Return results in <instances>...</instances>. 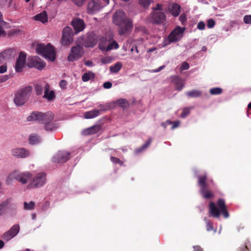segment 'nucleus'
Masks as SVG:
<instances>
[{"label": "nucleus", "mask_w": 251, "mask_h": 251, "mask_svg": "<svg viewBox=\"0 0 251 251\" xmlns=\"http://www.w3.org/2000/svg\"><path fill=\"white\" fill-rule=\"evenodd\" d=\"M92 64V62L90 61H87L85 62V65L86 66H91Z\"/></svg>", "instance_id": "774afa93"}, {"label": "nucleus", "mask_w": 251, "mask_h": 251, "mask_svg": "<svg viewBox=\"0 0 251 251\" xmlns=\"http://www.w3.org/2000/svg\"><path fill=\"white\" fill-rule=\"evenodd\" d=\"M99 40L100 41V43L99 45H101L102 46H104V45L106 44L107 42V39L106 37L103 36H99Z\"/></svg>", "instance_id": "5fc2aeb1"}, {"label": "nucleus", "mask_w": 251, "mask_h": 251, "mask_svg": "<svg viewBox=\"0 0 251 251\" xmlns=\"http://www.w3.org/2000/svg\"><path fill=\"white\" fill-rule=\"evenodd\" d=\"M35 206V203L31 201L29 203H27V202H25L24 203V207L25 210H32L34 209Z\"/></svg>", "instance_id": "a19ab883"}, {"label": "nucleus", "mask_w": 251, "mask_h": 251, "mask_svg": "<svg viewBox=\"0 0 251 251\" xmlns=\"http://www.w3.org/2000/svg\"><path fill=\"white\" fill-rule=\"evenodd\" d=\"M32 176V174L29 172H20L14 171L10 173L6 177L5 183L6 185H10L13 180L15 179L22 184H25Z\"/></svg>", "instance_id": "39448f33"}, {"label": "nucleus", "mask_w": 251, "mask_h": 251, "mask_svg": "<svg viewBox=\"0 0 251 251\" xmlns=\"http://www.w3.org/2000/svg\"><path fill=\"white\" fill-rule=\"evenodd\" d=\"M94 77V75L93 73H85L82 76V80L84 82H86L89 80L91 78Z\"/></svg>", "instance_id": "58836bf2"}, {"label": "nucleus", "mask_w": 251, "mask_h": 251, "mask_svg": "<svg viewBox=\"0 0 251 251\" xmlns=\"http://www.w3.org/2000/svg\"><path fill=\"white\" fill-rule=\"evenodd\" d=\"M152 11H161L162 10V5L157 3L156 5V6L152 8Z\"/></svg>", "instance_id": "6e6d98bb"}, {"label": "nucleus", "mask_w": 251, "mask_h": 251, "mask_svg": "<svg viewBox=\"0 0 251 251\" xmlns=\"http://www.w3.org/2000/svg\"><path fill=\"white\" fill-rule=\"evenodd\" d=\"M239 251H251V243L249 239H246L242 247L240 248Z\"/></svg>", "instance_id": "72a5a7b5"}, {"label": "nucleus", "mask_w": 251, "mask_h": 251, "mask_svg": "<svg viewBox=\"0 0 251 251\" xmlns=\"http://www.w3.org/2000/svg\"><path fill=\"white\" fill-rule=\"evenodd\" d=\"M198 185L200 187V192L202 197L206 199L213 198L214 196L212 192L207 189L208 184L206 182L207 176L206 174L198 176Z\"/></svg>", "instance_id": "0eeeda50"}, {"label": "nucleus", "mask_w": 251, "mask_h": 251, "mask_svg": "<svg viewBox=\"0 0 251 251\" xmlns=\"http://www.w3.org/2000/svg\"><path fill=\"white\" fill-rule=\"evenodd\" d=\"M99 114L100 110L94 109L85 112L84 117L85 119H92L98 116Z\"/></svg>", "instance_id": "a878e982"}, {"label": "nucleus", "mask_w": 251, "mask_h": 251, "mask_svg": "<svg viewBox=\"0 0 251 251\" xmlns=\"http://www.w3.org/2000/svg\"><path fill=\"white\" fill-rule=\"evenodd\" d=\"M27 65L29 68H35L38 70H42L46 66V63L37 56L29 57Z\"/></svg>", "instance_id": "f8f14e48"}, {"label": "nucleus", "mask_w": 251, "mask_h": 251, "mask_svg": "<svg viewBox=\"0 0 251 251\" xmlns=\"http://www.w3.org/2000/svg\"><path fill=\"white\" fill-rule=\"evenodd\" d=\"M180 122L178 121H176L175 122H172V124L173 126H172V129H174L175 128L177 127L179 125Z\"/></svg>", "instance_id": "680f3d73"}, {"label": "nucleus", "mask_w": 251, "mask_h": 251, "mask_svg": "<svg viewBox=\"0 0 251 251\" xmlns=\"http://www.w3.org/2000/svg\"><path fill=\"white\" fill-rule=\"evenodd\" d=\"M10 78V75H5L0 76V83L4 82Z\"/></svg>", "instance_id": "864d4df0"}, {"label": "nucleus", "mask_w": 251, "mask_h": 251, "mask_svg": "<svg viewBox=\"0 0 251 251\" xmlns=\"http://www.w3.org/2000/svg\"><path fill=\"white\" fill-rule=\"evenodd\" d=\"M85 0H73V1L77 6H81Z\"/></svg>", "instance_id": "052dcab7"}, {"label": "nucleus", "mask_w": 251, "mask_h": 251, "mask_svg": "<svg viewBox=\"0 0 251 251\" xmlns=\"http://www.w3.org/2000/svg\"><path fill=\"white\" fill-rule=\"evenodd\" d=\"M71 25L74 28L75 33L82 31L85 27V24L83 20L79 18H75L71 23Z\"/></svg>", "instance_id": "aec40b11"}, {"label": "nucleus", "mask_w": 251, "mask_h": 251, "mask_svg": "<svg viewBox=\"0 0 251 251\" xmlns=\"http://www.w3.org/2000/svg\"><path fill=\"white\" fill-rule=\"evenodd\" d=\"M204 221L206 224V230L208 231H212L213 229V224L206 218H204Z\"/></svg>", "instance_id": "79ce46f5"}, {"label": "nucleus", "mask_w": 251, "mask_h": 251, "mask_svg": "<svg viewBox=\"0 0 251 251\" xmlns=\"http://www.w3.org/2000/svg\"><path fill=\"white\" fill-rule=\"evenodd\" d=\"M189 64L186 62H184L182 63V65L180 67V71H183L184 70H187L189 69Z\"/></svg>", "instance_id": "de8ad7c7"}, {"label": "nucleus", "mask_w": 251, "mask_h": 251, "mask_svg": "<svg viewBox=\"0 0 251 251\" xmlns=\"http://www.w3.org/2000/svg\"><path fill=\"white\" fill-rule=\"evenodd\" d=\"M73 32L72 29L69 26L65 27L62 31L61 43L63 45H68L73 41Z\"/></svg>", "instance_id": "9b49d317"}, {"label": "nucleus", "mask_w": 251, "mask_h": 251, "mask_svg": "<svg viewBox=\"0 0 251 251\" xmlns=\"http://www.w3.org/2000/svg\"><path fill=\"white\" fill-rule=\"evenodd\" d=\"M99 40V35L93 32L88 33L85 41V45L88 47H93L97 44Z\"/></svg>", "instance_id": "6ab92c4d"}, {"label": "nucleus", "mask_w": 251, "mask_h": 251, "mask_svg": "<svg viewBox=\"0 0 251 251\" xmlns=\"http://www.w3.org/2000/svg\"><path fill=\"white\" fill-rule=\"evenodd\" d=\"M172 82L175 84L176 90L180 91L184 86L183 80L179 76L175 75L171 77Z\"/></svg>", "instance_id": "b1692460"}, {"label": "nucleus", "mask_w": 251, "mask_h": 251, "mask_svg": "<svg viewBox=\"0 0 251 251\" xmlns=\"http://www.w3.org/2000/svg\"><path fill=\"white\" fill-rule=\"evenodd\" d=\"M223 92V89L220 87H215L209 90V93L211 95H220Z\"/></svg>", "instance_id": "4c0bfd02"}, {"label": "nucleus", "mask_w": 251, "mask_h": 251, "mask_svg": "<svg viewBox=\"0 0 251 251\" xmlns=\"http://www.w3.org/2000/svg\"><path fill=\"white\" fill-rule=\"evenodd\" d=\"M58 126L56 124L52 123L51 122H47L44 124V129L47 131H51L55 130Z\"/></svg>", "instance_id": "2f4dec72"}, {"label": "nucleus", "mask_w": 251, "mask_h": 251, "mask_svg": "<svg viewBox=\"0 0 251 251\" xmlns=\"http://www.w3.org/2000/svg\"><path fill=\"white\" fill-rule=\"evenodd\" d=\"M20 229V227L19 224L13 225L9 230L3 234V239L6 241H9L18 234Z\"/></svg>", "instance_id": "4468645a"}, {"label": "nucleus", "mask_w": 251, "mask_h": 251, "mask_svg": "<svg viewBox=\"0 0 251 251\" xmlns=\"http://www.w3.org/2000/svg\"><path fill=\"white\" fill-rule=\"evenodd\" d=\"M46 175L44 173H40L35 176L32 181L28 185L27 188H36L44 185L46 183Z\"/></svg>", "instance_id": "6e6552de"}, {"label": "nucleus", "mask_w": 251, "mask_h": 251, "mask_svg": "<svg viewBox=\"0 0 251 251\" xmlns=\"http://www.w3.org/2000/svg\"><path fill=\"white\" fill-rule=\"evenodd\" d=\"M151 142H152L151 138H149V139L147 140V141L143 145H142L140 148H138L135 149L134 151V152L136 154H139V153L142 152V151H145L150 145Z\"/></svg>", "instance_id": "c756f323"}, {"label": "nucleus", "mask_w": 251, "mask_h": 251, "mask_svg": "<svg viewBox=\"0 0 251 251\" xmlns=\"http://www.w3.org/2000/svg\"><path fill=\"white\" fill-rule=\"evenodd\" d=\"M122 65L121 62H118L113 66L110 67L109 69L111 73H116L122 68Z\"/></svg>", "instance_id": "c9c22d12"}, {"label": "nucleus", "mask_w": 251, "mask_h": 251, "mask_svg": "<svg viewBox=\"0 0 251 251\" xmlns=\"http://www.w3.org/2000/svg\"><path fill=\"white\" fill-rule=\"evenodd\" d=\"M36 50L39 54L43 56L46 59H48L52 62L55 60V50L50 44H48L46 46L42 44H38L36 47Z\"/></svg>", "instance_id": "423d86ee"}, {"label": "nucleus", "mask_w": 251, "mask_h": 251, "mask_svg": "<svg viewBox=\"0 0 251 251\" xmlns=\"http://www.w3.org/2000/svg\"><path fill=\"white\" fill-rule=\"evenodd\" d=\"M32 91L30 86L22 88L14 94V102L16 105L20 106L24 105L28 100Z\"/></svg>", "instance_id": "7ed1b4c3"}, {"label": "nucleus", "mask_w": 251, "mask_h": 251, "mask_svg": "<svg viewBox=\"0 0 251 251\" xmlns=\"http://www.w3.org/2000/svg\"><path fill=\"white\" fill-rule=\"evenodd\" d=\"M186 95L189 97L198 98L201 96V93L200 91L196 90H193L191 91L187 92Z\"/></svg>", "instance_id": "e433bc0d"}, {"label": "nucleus", "mask_w": 251, "mask_h": 251, "mask_svg": "<svg viewBox=\"0 0 251 251\" xmlns=\"http://www.w3.org/2000/svg\"><path fill=\"white\" fill-rule=\"evenodd\" d=\"M6 24V23L3 20L2 15L0 12V36L4 35L5 32L3 29V26Z\"/></svg>", "instance_id": "ea45409f"}, {"label": "nucleus", "mask_w": 251, "mask_h": 251, "mask_svg": "<svg viewBox=\"0 0 251 251\" xmlns=\"http://www.w3.org/2000/svg\"><path fill=\"white\" fill-rule=\"evenodd\" d=\"M111 161L114 164H119L121 166L123 164V162L121 161L119 158L114 156H111Z\"/></svg>", "instance_id": "c03bdc74"}, {"label": "nucleus", "mask_w": 251, "mask_h": 251, "mask_svg": "<svg viewBox=\"0 0 251 251\" xmlns=\"http://www.w3.org/2000/svg\"><path fill=\"white\" fill-rule=\"evenodd\" d=\"M20 32V30L18 29H12L9 31L8 35L9 36H12L16 35Z\"/></svg>", "instance_id": "49530a36"}, {"label": "nucleus", "mask_w": 251, "mask_h": 251, "mask_svg": "<svg viewBox=\"0 0 251 251\" xmlns=\"http://www.w3.org/2000/svg\"><path fill=\"white\" fill-rule=\"evenodd\" d=\"M244 22L246 24H251V15H248L244 17Z\"/></svg>", "instance_id": "09e8293b"}, {"label": "nucleus", "mask_w": 251, "mask_h": 251, "mask_svg": "<svg viewBox=\"0 0 251 251\" xmlns=\"http://www.w3.org/2000/svg\"><path fill=\"white\" fill-rule=\"evenodd\" d=\"M34 19L35 21H38L45 23L48 21V16L45 11L42 12L38 14H37L34 17Z\"/></svg>", "instance_id": "cd10ccee"}, {"label": "nucleus", "mask_w": 251, "mask_h": 251, "mask_svg": "<svg viewBox=\"0 0 251 251\" xmlns=\"http://www.w3.org/2000/svg\"><path fill=\"white\" fill-rule=\"evenodd\" d=\"M217 205L219 209L216 207L213 202L211 201L209 203V212L212 216L214 218H218L220 217L221 212L224 218H228L229 215L227 210L224 200L223 199H219L217 201Z\"/></svg>", "instance_id": "f03ea898"}, {"label": "nucleus", "mask_w": 251, "mask_h": 251, "mask_svg": "<svg viewBox=\"0 0 251 251\" xmlns=\"http://www.w3.org/2000/svg\"><path fill=\"white\" fill-rule=\"evenodd\" d=\"M139 3L143 7H148L151 3V0H139Z\"/></svg>", "instance_id": "a18cd8bd"}, {"label": "nucleus", "mask_w": 251, "mask_h": 251, "mask_svg": "<svg viewBox=\"0 0 251 251\" xmlns=\"http://www.w3.org/2000/svg\"><path fill=\"white\" fill-rule=\"evenodd\" d=\"M190 108L187 107L184 108L182 110V111L180 115V117L182 118H184L190 114Z\"/></svg>", "instance_id": "37998d69"}, {"label": "nucleus", "mask_w": 251, "mask_h": 251, "mask_svg": "<svg viewBox=\"0 0 251 251\" xmlns=\"http://www.w3.org/2000/svg\"><path fill=\"white\" fill-rule=\"evenodd\" d=\"M28 141L30 144L35 145L41 142V138L37 134H32L29 137Z\"/></svg>", "instance_id": "7c9ffc66"}, {"label": "nucleus", "mask_w": 251, "mask_h": 251, "mask_svg": "<svg viewBox=\"0 0 251 251\" xmlns=\"http://www.w3.org/2000/svg\"><path fill=\"white\" fill-rule=\"evenodd\" d=\"M183 32V29L177 27L172 31L168 37V39L170 42H176L180 39L182 37V34Z\"/></svg>", "instance_id": "f3484780"}, {"label": "nucleus", "mask_w": 251, "mask_h": 251, "mask_svg": "<svg viewBox=\"0 0 251 251\" xmlns=\"http://www.w3.org/2000/svg\"><path fill=\"white\" fill-rule=\"evenodd\" d=\"M193 248L194 251H203V249L200 246H194Z\"/></svg>", "instance_id": "0e129e2a"}, {"label": "nucleus", "mask_w": 251, "mask_h": 251, "mask_svg": "<svg viewBox=\"0 0 251 251\" xmlns=\"http://www.w3.org/2000/svg\"><path fill=\"white\" fill-rule=\"evenodd\" d=\"M116 103L123 109H126L129 106L128 101L124 99H119L117 100Z\"/></svg>", "instance_id": "f704fd0d"}, {"label": "nucleus", "mask_w": 251, "mask_h": 251, "mask_svg": "<svg viewBox=\"0 0 251 251\" xmlns=\"http://www.w3.org/2000/svg\"><path fill=\"white\" fill-rule=\"evenodd\" d=\"M205 26L204 23L202 21L200 22L197 25V27L200 30H203L205 28Z\"/></svg>", "instance_id": "4d7b16f0"}, {"label": "nucleus", "mask_w": 251, "mask_h": 251, "mask_svg": "<svg viewBox=\"0 0 251 251\" xmlns=\"http://www.w3.org/2000/svg\"><path fill=\"white\" fill-rule=\"evenodd\" d=\"M149 21L153 24H162L166 20L165 12L162 11H152L149 16Z\"/></svg>", "instance_id": "1a4fd4ad"}, {"label": "nucleus", "mask_w": 251, "mask_h": 251, "mask_svg": "<svg viewBox=\"0 0 251 251\" xmlns=\"http://www.w3.org/2000/svg\"><path fill=\"white\" fill-rule=\"evenodd\" d=\"M54 118L53 114L50 111L43 113L39 111H34L27 117L28 122L36 121L40 124H45L47 122H52Z\"/></svg>", "instance_id": "20e7f679"}, {"label": "nucleus", "mask_w": 251, "mask_h": 251, "mask_svg": "<svg viewBox=\"0 0 251 251\" xmlns=\"http://www.w3.org/2000/svg\"><path fill=\"white\" fill-rule=\"evenodd\" d=\"M55 97L54 92L53 91H50V87L46 89V91L44 92V95L43 98L48 100H51Z\"/></svg>", "instance_id": "c85d7f7f"}, {"label": "nucleus", "mask_w": 251, "mask_h": 251, "mask_svg": "<svg viewBox=\"0 0 251 251\" xmlns=\"http://www.w3.org/2000/svg\"><path fill=\"white\" fill-rule=\"evenodd\" d=\"M71 154L66 151H59L52 158L54 163H63L67 161L70 158Z\"/></svg>", "instance_id": "ddd939ff"}, {"label": "nucleus", "mask_w": 251, "mask_h": 251, "mask_svg": "<svg viewBox=\"0 0 251 251\" xmlns=\"http://www.w3.org/2000/svg\"><path fill=\"white\" fill-rule=\"evenodd\" d=\"M26 54L23 51L20 52L18 58H17L15 63V71L20 73L22 72L23 69L24 68L25 63Z\"/></svg>", "instance_id": "dca6fc26"}, {"label": "nucleus", "mask_w": 251, "mask_h": 251, "mask_svg": "<svg viewBox=\"0 0 251 251\" xmlns=\"http://www.w3.org/2000/svg\"><path fill=\"white\" fill-rule=\"evenodd\" d=\"M215 25V22L213 19H210L207 21V25L208 27L212 28Z\"/></svg>", "instance_id": "603ef678"}, {"label": "nucleus", "mask_w": 251, "mask_h": 251, "mask_svg": "<svg viewBox=\"0 0 251 251\" xmlns=\"http://www.w3.org/2000/svg\"><path fill=\"white\" fill-rule=\"evenodd\" d=\"M172 123V121L170 120H167L166 122L161 123V126L165 128L168 125H171Z\"/></svg>", "instance_id": "e2e57ef3"}, {"label": "nucleus", "mask_w": 251, "mask_h": 251, "mask_svg": "<svg viewBox=\"0 0 251 251\" xmlns=\"http://www.w3.org/2000/svg\"><path fill=\"white\" fill-rule=\"evenodd\" d=\"M106 5L103 1L100 3L99 0H91L87 4V13L93 15Z\"/></svg>", "instance_id": "9d476101"}, {"label": "nucleus", "mask_w": 251, "mask_h": 251, "mask_svg": "<svg viewBox=\"0 0 251 251\" xmlns=\"http://www.w3.org/2000/svg\"><path fill=\"white\" fill-rule=\"evenodd\" d=\"M146 30V28L145 26H139V27H135V30L136 31H138V30H142V31H145Z\"/></svg>", "instance_id": "69168bd1"}, {"label": "nucleus", "mask_w": 251, "mask_h": 251, "mask_svg": "<svg viewBox=\"0 0 251 251\" xmlns=\"http://www.w3.org/2000/svg\"><path fill=\"white\" fill-rule=\"evenodd\" d=\"M10 203V200L7 199L0 204V216L3 215L5 212L8 204Z\"/></svg>", "instance_id": "473e14b6"}, {"label": "nucleus", "mask_w": 251, "mask_h": 251, "mask_svg": "<svg viewBox=\"0 0 251 251\" xmlns=\"http://www.w3.org/2000/svg\"><path fill=\"white\" fill-rule=\"evenodd\" d=\"M50 87V85L45 81H41L36 83L34 86V89L36 94L38 96L42 95L43 91H46V89Z\"/></svg>", "instance_id": "412c9836"}, {"label": "nucleus", "mask_w": 251, "mask_h": 251, "mask_svg": "<svg viewBox=\"0 0 251 251\" xmlns=\"http://www.w3.org/2000/svg\"><path fill=\"white\" fill-rule=\"evenodd\" d=\"M11 153L15 157L21 158H25L29 155V151L25 148H16L11 150Z\"/></svg>", "instance_id": "a211bd4d"}, {"label": "nucleus", "mask_w": 251, "mask_h": 251, "mask_svg": "<svg viewBox=\"0 0 251 251\" xmlns=\"http://www.w3.org/2000/svg\"><path fill=\"white\" fill-rule=\"evenodd\" d=\"M101 128L100 125H94L91 127L84 129L82 133L85 136L94 134L99 132Z\"/></svg>", "instance_id": "5701e85b"}, {"label": "nucleus", "mask_w": 251, "mask_h": 251, "mask_svg": "<svg viewBox=\"0 0 251 251\" xmlns=\"http://www.w3.org/2000/svg\"><path fill=\"white\" fill-rule=\"evenodd\" d=\"M119 48V45L115 41H113L107 47L102 46L101 45H99V48L102 51H108L112 49H117Z\"/></svg>", "instance_id": "393cba45"}, {"label": "nucleus", "mask_w": 251, "mask_h": 251, "mask_svg": "<svg viewBox=\"0 0 251 251\" xmlns=\"http://www.w3.org/2000/svg\"><path fill=\"white\" fill-rule=\"evenodd\" d=\"M164 68H165V66H160V67L158 68L156 70H154L153 71V72H155V73L158 72L160 71L161 70H162V69H163Z\"/></svg>", "instance_id": "338daca9"}, {"label": "nucleus", "mask_w": 251, "mask_h": 251, "mask_svg": "<svg viewBox=\"0 0 251 251\" xmlns=\"http://www.w3.org/2000/svg\"><path fill=\"white\" fill-rule=\"evenodd\" d=\"M82 48L79 45L72 47L71 53L68 56V60L74 61L80 58L82 56Z\"/></svg>", "instance_id": "2eb2a0df"}, {"label": "nucleus", "mask_w": 251, "mask_h": 251, "mask_svg": "<svg viewBox=\"0 0 251 251\" xmlns=\"http://www.w3.org/2000/svg\"><path fill=\"white\" fill-rule=\"evenodd\" d=\"M113 22L119 26V33L121 35L130 32L133 29L132 21L127 18L126 13L122 10H118L115 12Z\"/></svg>", "instance_id": "f257e3e1"}, {"label": "nucleus", "mask_w": 251, "mask_h": 251, "mask_svg": "<svg viewBox=\"0 0 251 251\" xmlns=\"http://www.w3.org/2000/svg\"><path fill=\"white\" fill-rule=\"evenodd\" d=\"M7 70V64L4 63L3 65L0 66V74L5 73Z\"/></svg>", "instance_id": "3c124183"}, {"label": "nucleus", "mask_w": 251, "mask_h": 251, "mask_svg": "<svg viewBox=\"0 0 251 251\" xmlns=\"http://www.w3.org/2000/svg\"><path fill=\"white\" fill-rule=\"evenodd\" d=\"M180 6L177 3H174L170 8V13L174 17L178 16L180 12Z\"/></svg>", "instance_id": "bb28decb"}, {"label": "nucleus", "mask_w": 251, "mask_h": 251, "mask_svg": "<svg viewBox=\"0 0 251 251\" xmlns=\"http://www.w3.org/2000/svg\"><path fill=\"white\" fill-rule=\"evenodd\" d=\"M14 50L9 49L0 53V63L2 64L4 61L10 59L13 56Z\"/></svg>", "instance_id": "4be33fe9"}, {"label": "nucleus", "mask_w": 251, "mask_h": 251, "mask_svg": "<svg viewBox=\"0 0 251 251\" xmlns=\"http://www.w3.org/2000/svg\"><path fill=\"white\" fill-rule=\"evenodd\" d=\"M179 20L182 24H183L186 21V17L184 14H181L179 17Z\"/></svg>", "instance_id": "bf43d9fd"}, {"label": "nucleus", "mask_w": 251, "mask_h": 251, "mask_svg": "<svg viewBox=\"0 0 251 251\" xmlns=\"http://www.w3.org/2000/svg\"><path fill=\"white\" fill-rule=\"evenodd\" d=\"M68 82L65 80H62L59 82V86L62 89H65L67 88Z\"/></svg>", "instance_id": "8fccbe9b"}, {"label": "nucleus", "mask_w": 251, "mask_h": 251, "mask_svg": "<svg viewBox=\"0 0 251 251\" xmlns=\"http://www.w3.org/2000/svg\"><path fill=\"white\" fill-rule=\"evenodd\" d=\"M112 84L109 81L105 82L103 84V87L105 89H109L112 87Z\"/></svg>", "instance_id": "13d9d810"}]
</instances>
